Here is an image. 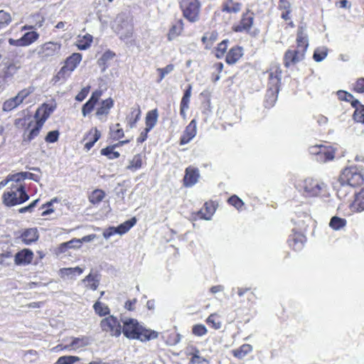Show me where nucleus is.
I'll list each match as a JSON object with an SVG mask.
<instances>
[{
    "mask_svg": "<svg viewBox=\"0 0 364 364\" xmlns=\"http://www.w3.org/2000/svg\"><path fill=\"white\" fill-rule=\"evenodd\" d=\"M54 107L47 104H43L38 108L35 114L36 121L31 120L23 132V143L28 144L40 133L43 124L53 112Z\"/></svg>",
    "mask_w": 364,
    "mask_h": 364,
    "instance_id": "1",
    "label": "nucleus"
},
{
    "mask_svg": "<svg viewBox=\"0 0 364 364\" xmlns=\"http://www.w3.org/2000/svg\"><path fill=\"white\" fill-rule=\"evenodd\" d=\"M123 323L122 332L128 338L137 339L144 342L155 339L159 336L158 332L140 326L136 319L129 318L124 321Z\"/></svg>",
    "mask_w": 364,
    "mask_h": 364,
    "instance_id": "2",
    "label": "nucleus"
},
{
    "mask_svg": "<svg viewBox=\"0 0 364 364\" xmlns=\"http://www.w3.org/2000/svg\"><path fill=\"white\" fill-rule=\"evenodd\" d=\"M297 48L296 50H288L284 56V64L285 67L289 68L295 65L304 58L305 53L309 46V41L305 28L301 26L297 33L296 37Z\"/></svg>",
    "mask_w": 364,
    "mask_h": 364,
    "instance_id": "3",
    "label": "nucleus"
},
{
    "mask_svg": "<svg viewBox=\"0 0 364 364\" xmlns=\"http://www.w3.org/2000/svg\"><path fill=\"white\" fill-rule=\"evenodd\" d=\"M29 199L23 184H11L3 195V203L8 207L23 203Z\"/></svg>",
    "mask_w": 364,
    "mask_h": 364,
    "instance_id": "4",
    "label": "nucleus"
},
{
    "mask_svg": "<svg viewBox=\"0 0 364 364\" xmlns=\"http://www.w3.org/2000/svg\"><path fill=\"white\" fill-rule=\"evenodd\" d=\"M296 187L305 197H316L326 191V186L318 180L308 178L299 183Z\"/></svg>",
    "mask_w": 364,
    "mask_h": 364,
    "instance_id": "5",
    "label": "nucleus"
},
{
    "mask_svg": "<svg viewBox=\"0 0 364 364\" xmlns=\"http://www.w3.org/2000/svg\"><path fill=\"white\" fill-rule=\"evenodd\" d=\"M339 182L342 186H360L364 183V173L356 166L346 168L341 173Z\"/></svg>",
    "mask_w": 364,
    "mask_h": 364,
    "instance_id": "6",
    "label": "nucleus"
},
{
    "mask_svg": "<svg viewBox=\"0 0 364 364\" xmlns=\"http://www.w3.org/2000/svg\"><path fill=\"white\" fill-rule=\"evenodd\" d=\"M181 7L184 17L188 21L191 22L198 21L200 9V4L198 0H183Z\"/></svg>",
    "mask_w": 364,
    "mask_h": 364,
    "instance_id": "7",
    "label": "nucleus"
},
{
    "mask_svg": "<svg viewBox=\"0 0 364 364\" xmlns=\"http://www.w3.org/2000/svg\"><path fill=\"white\" fill-rule=\"evenodd\" d=\"M103 331L109 333L110 336L118 337L122 333V326L117 317L109 316L103 318L100 322Z\"/></svg>",
    "mask_w": 364,
    "mask_h": 364,
    "instance_id": "8",
    "label": "nucleus"
},
{
    "mask_svg": "<svg viewBox=\"0 0 364 364\" xmlns=\"http://www.w3.org/2000/svg\"><path fill=\"white\" fill-rule=\"evenodd\" d=\"M60 50V44L54 42H48L43 44L38 50L42 60H50L51 57L57 55Z\"/></svg>",
    "mask_w": 364,
    "mask_h": 364,
    "instance_id": "9",
    "label": "nucleus"
},
{
    "mask_svg": "<svg viewBox=\"0 0 364 364\" xmlns=\"http://www.w3.org/2000/svg\"><path fill=\"white\" fill-rule=\"evenodd\" d=\"M39 37V34L34 31L26 32L21 38L17 40L9 39V43L15 46H27L35 42Z\"/></svg>",
    "mask_w": 364,
    "mask_h": 364,
    "instance_id": "10",
    "label": "nucleus"
},
{
    "mask_svg": "<svg viewBox=\"0 0 364 364\" xmlns=\"http://www.w3.org/2000/svg\"><path fill=\"white\" fill-rule=\"evenodd\" d=\"M200 177L199 170L198 168L188 166L186 168V173L183 178V184L186 187H191L194 186L198 181Z\"/></svg>",
    "mask_w": 364,
    "mask_h": 364,
    "instance_id": "11",
    "label": "nucleus"
},
{
    "mask_svg": "<svg viewBox=\"0 0 364 364\" xmlns=\"http://www.w3.org/2000/svg\"><path fill=\"white\" fill-rule=\"evenodd\" d=\"M197 133V122L195 119H192L188 125L186 127L182 136L181 137L180 144L181 145L186 144L195 137Z\"/></svg>",
    "mask_w": 364,
    "mask_h": 364,
    "instance_id": "12",
    "label": "nucleus"
},
{
    "mask_svg": "<svg viewBox=\"0 0 364 364\" xmlns=\"http://www.w3.org/2000/svg\"><path fill=\"white\" fill-rule=\"evenodd\" d=\"M83 269L80 267H64L59 269V276L63 279L75 280L77 276L83 272Z\"/></svg>",
    "mask_w": 364,
    "mask_h": 364,
    "instance_id": "13",
    "label": "nucleus"
},
{
    "mask_svg": "<svg viewBox=\"0 0 364 364\" xmlns=\"http://www.w3.org/2000/svg\"><path fill=\"white\" fill-rule=\"evenodd\" d=\"M112 28L117 31V34L119 36V38L127 43L132 36V24H114Z\"/></svg>",
    "mask_w": 364,
    "mask_h": 364,
    "instance_id": "14",
    "label": "nucleus"
},
{
    "mask_svg": "<svg viewBox=\"0 0 364 364\" xmlns=\"http://www.w3.org/2000/svg\"><path fill=\"white\" fill-rule=\"evenodd\" d=\"M90 343V338L87 336H82L80 338H73L72 342L69 345L63 346L58 345L56 346L57 348L60 350H70V349H77L80 348L85 347Z\"/></svg>",
    "mask_w": 364,
    "mask_h": 364,
    "instance_id": "15",
    "label": "nucleus"
},
{
    "mask_svg": "<svg viewBox=\"0 0 364 364\" xmlns=\"http://www.w3.org/2000/svg\"><path fill=\"white\" fill-rule=\"evenodd\" d=\"M33 254L31 250L24 249L15 255V263L17 265H26L31 262Z\"/></svg>",
    "mask_w": 364,
    "mask_h": 364,
    "instance_id": "16",
    "label": "nucleus"
},
{
    "mask_svg": "<svg viewBox=\"0 0 364 364\" xmlns=\"http://www.w3.org/2000/svg\"><path fill=\"white\" fill-rule=\"evenodd\" d=\"M335 157V150L331 146H324L318 152L315 160L320 163H326L332 161Z\"/></svg>",
    "mask_w": 364,
    "mask_h": 364,
    "instance_id": "17",
    "label": "nucleus"
},
{
    "mask_svg": "<svg viewBox=\"0 0 364 364\" xmlns=\"http://www.w3.org/2000/svg\"><path fill=\"white\" fill-rule=\"evenodd\" d=\"M279 90V87H268L264 100L265 107L270 108L274 106L277 100Z\"/></svg>",
    "mask_w": 364,
    "mask_h": 364,
    "instance_id": "18",
    "label": "nucleus"
},
{
    "mask_svg": "<svg viewBox=\"0 0 364 364\" xmlns=\"http://www.w3.org/2000/svg\"><path fill=\"white\" fill-rule=\"evenodd\" d=\"M306 238L302 234H294L290 235L288 240L289 245L295 251H299L303 248Z\"/></svg>",
    "mask_w": 364,
    "mask_h": 364,
    "instance_id": "19",
    "label": "nucleus"
},
{
    "mask_svg": "<svg viewBox=\"0 0 364 364\" xmlns=\"http://www.w3.org/2000/svg\"><path fill=\"white\" fill-rule=\"evenodd\" d=\"M242 55V49L241 47H233L227 53L225 61L229 65H233L237 63Z\"/></svg>",
    "mask_w": 364,
    "mask_h": 364,
    "instance_id": "20",
    "label": "nucleus"
},
{
    "mask_svg": "<svg viewBox=\"0 0 364 364\" xmlns=\"http://www.w3.org/2000/svg\"><path fill=\"white\" fill-rule=\"evenodd\" d=\"M81 60V54L77 53H73L66 59L64 66L72 73L80 63Z\"/></svg>",
    "mask_w": 364,
    "mask_h": 364,
    "instance_id": "21",
    "label": "nucleus"
},
{
    "mask_svg": "<svg viewBox=\"0 0 364 364\" xmlns=\"http://www.w3.org/2000/svg\"><path fill=\"white\" fill-rule=\"evenodd\" d=\"M218 33L215 31L206 32L201 38V41L205 45V48L209 50L211 48L213 43L218 40Z\"/></svg>",
    "mask_w": 364,
    "mask_h": 364,
    "instance_id": "22",
    "label": "nucleus"
},
{
    "mask_svg": "<svg viewBox=\"0 0 364 364\" xmlns=\"http://www.w3.org/2000/svg\"><path fill=\"white\" fill-rule=\"evenodd\" d=\"M158 111L156 109H152L147 112L145 119V124L147 130H151L156 124L158 120Z\"/></svg>",
    "mask_w": 364,
    "mask_h": 364,
    "instance_id": "23",
    "label": "nucleus"
},
{
    "mask_svg": "<svg viewBox=\"0 0 364 364\" xmlns=\"http://www.w3.org/2000/svg\"><path fill=\"white\" fill-rule=\"evenodd\" d=\"M281 70L278 68L271 70L269 72V85L268 87H276L279 88V84L281 81Z\"/></svg>",
    "mask_w": 364,
    "mask_h": 364,
    "instance_id": "24",
    "label": "nucleus"
},
{
    "mask_svg": "<svg viewBox=\"0 0 364 364\" xmlns=\"http://www.w3.org/2000/svg\"><path fill=\"white\" fill-rule=\"evenodd\" d=\"M82 245V241L79 239H73L68 242L61 243L58 248V253H65L68 249L80 248Z\"/></svg>",
    "mask_w": 364,
    "mask_h": 364,
    "instance_id": "25",
    "label": "nucleus"
},
{
    "mask_svg": "<svg viewBox=\"0 0 364 364\" xmlns=\"http://www.w3.org/2000/svg\"><path fill=\"white\" fill-rule=\"evenodd\" d=\"M100 281V276L98 274L90 273L82 280V282H88L90 289L95 291L97 289Z\"/></svg>",
    "mask_w": 364,
    "mask_h": 364,
    "instance_id": "26",
    "label": "nucleus"
},
{
    "mask_svg": "<svg viewBox=\"0 0 364 364\" xmlns=\"http://www.w3.org/2000/svg\"><path fill=\"white\" fill-rule=\"evenodd\" d=\"M352 208L358 212L364 210V189L357 193L352 205Z\"/></svg>",
    "mask_w": 364,
    "mask_h": 364,
    "instance_id": "27",
    "label": "nucleus"
},
{
    "mask_svg": "<svg viewBox=\"0 0 364 364\" xmlns=\"http://www.w3.org/2000/svg\"><path fill=\"white\" fill-rule=\"evenodd\" d=\"M38 235L37 232V230L35 228H30L26 230L22 234V239L23 241L26 245H30L33 242H35L38 240Z\"/></svg>",
    "mask_w": 364,
    "mask_h": 364,
    "instance_id": "28",
    "label": "nucleus"
},
{
    "mask_svg": "<svg viewBox=\"0 0 364 364\" xmlns=\"http://www.w3.org/2000/svg\"><path fill=\"white\" fill-rule=\"evenodd\" d=\"M252 346L250 344H243L239 348L235 349L232 350V354L235 357L242 359L245 358L249 353L252 351Z\"/></svg>",
    "mask_w": 364,
    "mask_h": 364,
    "instance_id": "29",
    "label": "nucleus"
},
{
    "mask_svg": "<svg viewBox=\"0 0 364 364\" xmlns=\"http://www.w3.org/2000/svg\"><path fill=\"white\" fill-rule=\"evenodd\" d=\"M136 223L135 218L125 221L115 228L117 234L123 235L127 232Z\"/></svg>",
    "mask_w": 364,
    "mask_h": 364,
    "instance_id": "30",
    "label": "nucleus"
},
{
    "mask_svg": "<svg viewBox=\"0 0 364 364\" xmlns=\"http://www.w3.org/2000/svg\"><path fill=\"white\" fill-rule=\"evenodd\" d=\"M116 147H117V144L107 146L106 148L102 149L100 153L102 155L107 156L109 159H117L119 156V153L118 151H114V149Z\"/></svg>",
    "mask_w": 364,
    "mask_h": 364,
    "instance_id": "31",
    "label": "nucleus"
},
{
    "mask_svg": "<svg viewBox=\"0 0 364 364\" xmlns=\"http://www.w3.org/2000/svg\"><path fill=\"white\" fill-rule=\"evenodd\" d=\"M329 225L332 229L338 230L346 225V220L337 216H333L330 220Z\"/></svg>",
    "mask_w": 364,
    "mask_h": 364,
    "instance_id": "32",
    "label": "nucleus"
},
{
    "mask_svg": "<svg viewBox=\"0 0 364 364\" xmlns=\"http://www.w3.org/2000/svg\"><path fill=\"white\" fill-rule=\"evenodd\" d=\"M183 29V24H173L167 36L168 40L171 41L175 39L181 33Z\"/></svg>",
    "mask_w": 364,
    "mask_h": 364,
    "instance_id": "33",
    "label": "nucleus"
},
{
    "mask_svg": "<svg viewBox=\"0 0 364 364\" xmlns=\"http://www.w3.org/2000/svg\"><path fill=\"white\" fill-rule=\"evenodd\" d=\"M328 55V48L325 46L317 48L314 53L313 58L316 62H321Z\"/></svg>",
    "mask_w": 364,
    "mask_h": 364,
    "instance_id": "34",
    "label": "nucleus"
},
{
    "mask_svg": "<svg viewBox=\"0 0 364 364\" xmlns=\"http://www.w3.org/2000/svg\"><path fill=\"white\" fill-rule=\"evenodd\" d=\"M105 196V193L103 191L100 189H96L94 191H92V193L89 197V200L91 203L95 205L100 203L103 200Z\"/></svg>",
    "mask_w": 364,
    "mask_h": 364,
    "instance_id": "35",
    "label": "nucleus"
},
{
    "mask_svg": "<svg viewBox=\"0 0 364 364\" xmlns=\"http://www.w3.org/2000/svg\"><path fill=\"white\" fill-rule=\"evenodd\" d=\"M115 55V53L112 51L107 50L103 53V55L101 56V58L98 60V64L100 66L103 67L102 70H105V69L107 68V62L110 60H112Z\"/></svg>",
    "mask_w": 364,
    "mask_h": 364,
    "instance_id": "36",
    "label": "nucleus"
},
{
    "mask_svg": "<svg viewBox=\"0 0 364 364\" xmlns=\"http://www.w3.org/2000/svg\"><path fill=\"white\" fill-rule=\"evenodd\" d=\"M93 308L95 313L100 316H106L109 314V307L99 301L94 304Z\"/></svg>",
    "mask_w": 364,
    "mask_h": 364,
    "instance_id": "37",
    "label": "nucleus"
},
{
    "mask_svg": "<svg viewBox=\"0 0 364 364\" xmlns=\"http://www.w3.org/2000/svg\"><path fill=\"white\" fill-rule=\"evenodd\" d=\"M142 166V159L140 154L135 155L129 161V164L127 166V169L134 171L140 168Z\"/></svg>",
    "mask_w": 364,
    "mask_h": 364,
    "instance_id": "38",
    "label": "nucleus"
},
{
    "mask_svg": "<svg viewBox=\"0 0 364 364\" xmlns=\"http://www.w3.org/2000/svg\"><path fill=\"white\" fill-rule=\"evenodd\" d=\"M18 68L14 63H10L4 70L3 73V77L5 82L8 81L13 77L14 74L17 72Z\"/></svg>",
    "mask_w": 364,
    "mask_h": 364,
    "instance_id": "39",
    "label": "nucleus"
},
{
    "mask_svg": "<svg viewBox=\"0 0 364 364\" xmlns=\"http://www.w3.org/2000/svg\"><path fill=\"white\" fill-rule=\"evenodd\" d=\"M71 74V72L63 65L58 73L53 77V81L54 83L60 80L65 81Z\"/></svg>",
    "mask_w": 364,
    "mask_h": 364,
    "instance_id": "40",
    "label": "nucleus"
},
{
    "mask_svg": "<svg viewBox=\"0 0 364 364\" xmlns=\"http://www.w3.org/2000/svg\"><path fill=\"white\" fill-rule=\"evenodd\" d=\"M132 117L128 118V124L131 129L136 127V124L140 119L141 110L139 108L134 109L132 113Z\"/></svg>",
    "mask_w": 364,
    "mask_h": 364,
    "instance_id": "41",
    "label": "nucleus"
},
{
    "mask_svg": "<svg viewBox=\"0 0 364 364\" xmlns=\"http://www.w3.org/2000/svg\"><path fill=\"white\" fill-rule=\"evenodd\" d=\"M80 360V358L74 355H64L60 357L54 364H73Z\"/></svg>",
    "mask_w": 364,
    "mask_h": 364,
    "instance_id": "42",
    "label": "nucleus"
},
{
    "mask_svg": "<svg viewBox=\"0 0 364 364\" xmlns=\"http://www.w3.org/2000/svg\"><path fill=\"white\" fill-rule=\"evenodd\" d=\"M83 38V40H79L77 44L80 50L87 49L90 46L91 42L92 41V37L90 34L84 36Z\"/></svg>",
    "mask_w": 364,
    "mask_h": 364,
    "instance_id": "43",
    "label": "nucleus"
},
{
    "mask_svg": "<svg viewBox=\"0 0 364 364\" xmlns=\"http://www.w3.org/2000/svg\"><path fill=\"white\" fill-rule=\"evenodd\" d=\"M228 40H223L218 45L215 50V56L217 58H221L224 55L228 48Z\"/></svg>",
    "mask_w": 364,
    "mask_h": 364,
    "instance_id": "44",
    "label": "nucleus"
},
{
    "mask_svg": "<svg viewBox=\"0 0 364 364\" xmlns=\"http://www.w3.org/2000/svg\"><path fill=\"white\" fill-rule=\"evenodd\" d=\"M190 99L191 98L183 97L181 101L180 114L183 119L186 117V112L189 108Z\"/></svg>",
    "mask_w": 364,
    "mask_h": 364,
    "instance_id": "45",
    "label": "nucleus"
},
{
    "mask_svg": "<svg viewBox=\"0 0 364 364\" xmlns=\"http://www.w3.org/2000/svg\"><path fill=\"white\" fill-rule=\"evenodd\" d=\"M353 119L356 122L364 124V106L356 107L353 113Z\"/></svg>",
    "mask_w": 364,
    "mask_h": 364,
    "instance_id": "46",
    "label": "nucleus"
},
{
    "mask_svg": "<svg viewBox=\"0 0 364 364\" xmlns=\"http://www.w3.org/2000/svg\"><path fill=\"white\" fill-rule=\"evenodd\" d=\"M204 206L205 207L206 213H204L203 210H200V211H198V215L201 219L210 220L211 219L212 215H213L214 211H213L210 208L208 207L207 203L204 204Z\"/></svg>",
    "mask_w": 364,
    "mask_h": 364,
    "instance_id": "47",
    "label": "nucleus"
},
{
    "mask_svg": "<svg viewBox=\"0 0 364 364\" xmlns=\"http://www.w3.org/2000/svg\"><path fill=\"white\" fill-rule=\"evenodd\" d=\"M207 328L203 324H196L193 326L192 332L195 336H203L207 333Z\"/></svg>",
    "mask_w": 364,
    "mask_h": 364,
    "instance_id": "48",
    "label": "nucleus"
},
{
    "mask_svg": "<svg viewBox=\"0 0 364 364\" xmlns=\"http://www.w3.org/2000/svg\"><path fill=\"white\" fill-rule=\"evenodd\" d=\"M7 178L9 182H11V184H22L21 181L24 180L23 172L9 175Z\"/></svg>",
    "mask_w": 364,
    "mask_h": 364,
    "instance_id": "49",
    "label": "nucleus"
},
{
    "mask_svg": "<svg viewBox=\"0 0 364 364\" xmlns=\"http://www.w3.org/2000/svg\"><path fill=\"white\" fill-rule=\"evenodd\" d=\"M59 132L58 130L50 131L48 133L45 138V141L48 143H54L58 140Z\"/></svg>",
    "mask_w": 364,
    "mask_h": 364,
    "instance_id": "50",
    "label": "nucleus"
},
{
    "mask_svg": "<svg viewBox=\"0 0 364 364\" xmlns=\"http://www.w3.org/2000/svg\"><path fill=\"white\" fill-rule=\"evenodd\" d=\"M228 203L236 208L237 210L240 209L241 207L244 205L243 201L235 195L232 196L228 199Z\"/></svg>",
    "mask_w": 364,
    "mask_h": 364,
    "instance_id": "51",
    "label": "nucleus"
},
{
    "mask_svg": "<svg viewBox=\"0 0 364 364\" xmlns=\"http://www.w3.org/2000/svg\"><path fill=\"white\" fill-rule=\"evenodd\" d=\"M190 355H192V358L190 361L192 364H200L205 360V359L200 356V351L198 348H194V353H190Z\"/></svg>",
    "mask_w": 364,
    "mask_h": 364,
    "instance_id": "52",
    "label": "nucleus"
},
{
    "mask_svg": "<svg viewBox=\"0 0 364 364\" xmlns=\"http://www.w3.org/2000/svg\"><path fill=\"white\" fill-rule=\"evenodd\" d=\"M252 24H237L233 28V30L236 32H245L250 33Z\"/></svg>",
    "mask_w": 364,
    "mask_h": 364,
    "instance_id": "53",
    "label": "nucleus"
},
{
    "mask_svg": "<svg viewBox=\"0 0 364 364\" xmlns=\"http://www.w3.org/2000/svg\"><path fill=\"white\" fill-rule=\"evenodd\" d=\"M354 90L358 93H364V77L357 80L354 85Z\"/></svg>",
    "mask_w": 364,
    "mask_h": 364,
    "instance_id": "54",
    "label": "nucleus"
},
{
    "mask_svg": "<svg viewBox=\"0 0 364 364\" xmlns=\"http://www.w3.org/2000/svg\"><path fill=\"white\" fill-rule=\"evenodd\" d=\"M16 107V104H15V102L11 98V99L6 100V102H4L2 109L4 112H9Z\"/></svg>",
    "mask_w": 364,
    "mask_h": 364,
    "instance_id": "55",
    "label": "nucleus"
},
{
    "mask_svg": "<svg viewBox=\"0 0 364 364\" xmlns=\"http://www.w3.org/2000/svg\"><path fill=\"white\" fill-rule=\"evenodd\" d=\"M39 199L34 200L31 204L26 207H23L18 210L20 213H24L26 212H32L33 209L36 206Z\"/></svg>",
    "mask_w": 364,
    "mask_h": 364,
    "instance_id": "56",
    "label": "nucleus"
},
{
    "mask_svg": "<svg viewBox=\"0 0 364 364\" xmlns=\"http://www.w3.org/2000/svg\"><path fill=\"white\" fill-rule=\"evenodd\" d=\"M95 105L91 102L87 101L82 108V113L84 117H85L87 114L90 113L93 109Z\"/></svg>",
    "mask_w": 364,
    "mask_h": 364,
    "instance_id": "57",
    "label": "nucleus"
},
{
    "mask_svg": "<svg viewBox=\"0 0 364 364\" xmlns=\"http://www.w3.org/2000/svg\"><path fill=\"white\" fill-rule=\"evenodd\" d=\"M90 87H83L81 91L76 95L75 100L79 102H82L85 99L87 94L89 93Z\"/></svg>",
    "mask_w": 364,
    "mask_h": 364,
    "instance_id": "58",
    "label": "nucleus"
},
{
    "mask_svg": "<svg viewBox=\"0 0 364 364\" xmlns=\"http://www.w3.org/2000/svg\"><path fill=\"white\" fill-rule=\"evenodd\" d=\"M338 95L340 99H341L343 100H346L347 102H350V101H351V100L353 99V95H351L350 93L347 92L346 91H342V90L338 91Z\"/></svg>",
    "mask_w": 364,
    "mask_h": 364,
    "instance_id": "59",
    "label": "nucleus"
},
{
    "mask_svg": "<svg viewBox=\"0 0 364 364\" xmlns=\"http://www.w3.org/2000/svg\"><path fill=\"white\" fill-rule=\"evenodd\" d=\"M11 17L10 14L3 10L0 11V23H10Z\"/></svg>",
    "mask_w": 364,
    "mask_h": 364,
    "instance_id": "60",
    "label": "nucleus"
},
{
    "mask_svg": "<svg viewBox=\"0 0 364 364\" xmlns=\"http://www.w3.org/2000/svg\"><path fill=\"white\" fill-rule=\"evenodd\" d=\"M254 14L249 11L243 15V18L241 23H253Z\"/></svg>",
    "mask_w": 364,
    "mask_h": 364,
    "instance_id": "61",
    "label": "nucleus"
},
{
    "mask_svg": "<svg viewBox=\"0 0 364 364\" xmlns=\"http://www.w3.org/2000/svg\"><path fill=\"white\" fill-rule=\"evenodd\" d=\"M112 136L114 139H119L124 136V131L121 128L112 131Z\"/></svg>",
    "mask_w": 364,
    "mask_h": 364,
    "instance_id": "62",
    "label": "nucleus"
},
{
    "mask_svg": "<svg viewBox=\"0 0 364 364\" xmlns=\"http://www.w3.org/2000/svg\"><path fill=\"white\" fill-rule=\"evenodd\" d=\"M325 146H323L321 144L320 145H316L312 146L309 148V153L312 155L315 156V158L317 156L318 152L321 151V148H323Z\"/></svg>",
    "mask_w": 364,
    "mask_h": 364,
    "instance_id": "63",
    "label": "nucleus"
},
{
    "mask_svg": "<svg viewBox=\"0 0 364 364\" xmlns=\"http://www.w3.org/2000/svg\"><path fill=\"white\" fill-rule=\"evenodd\" d=\"M117 234L115 227H110L103 232V237L105 239L109 238L111 236Z\"/></svg>",
    "mask_w": 364,
    "mask_h": 364,
    "instance_id": "64",
    "label": "nucleus"
}]
</instances>
